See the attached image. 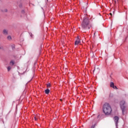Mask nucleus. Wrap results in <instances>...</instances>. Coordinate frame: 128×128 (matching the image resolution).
Masks as SVG:
<instances>
[{
    "label": "nucleus",
    "mask_w": 128,
    "mask_h": 128,
    "mask_svg": "<svg viewBox=\"0 0 128 128\" xmlns=\"http://www.w3.org/2000/svg\"><path fill=\"white\" fill-rule=\"evenodd\" d=\"M112 107L108 103H105L103 106V112L106 116L112 114Z\"/></svg>",
    "instance_id": "obj_1"
},
{
    "label": "nucleus",
    "mask_w": 128,
    "mask_h": 128,
    "mask_svg": "<svg viewBox=\"0 0 128 128\" xmlns=\"http://www.w3.org/2000/svg\"><path fill=\"white\" fill-rule=\"evenodd\" d=\"M90 24V20H88V18L86 17H84L83 18V21L82 24V28L84 30H90V26L88 24Z\"/></svg>",
    "instance_id": "obj_2"
},
{
    "label": "nucleus",
    "mask_w": 128,
    "mask_h": 128,
    "mask_svg": "<svg viewBox=\"0 0 128 128\" xmlns=\"http://www.w3.org/2000/svg\"><path fill=\"white\" fill-rule=\"evenodd\" d=\"M126 104V101L122 100L120 102V108L122 110V114H124V110H126V106L124 104Z\"/></svg>",
    "instance_id": "obj_3"
},
{
    "label": "nucleus",
    "mask_w": 128,
    "mask_h": 128,
    "mask_svg": "<svg viewBox=\"0 0 128 128\" xmlns=\"http://www.w3.org/2000/svg\"><path fill=\"white\" fill-rule=\"evenodd\" d=\"M2 34L4 36H8V30L6 29H4L2 30Z\"/></svg>",
    "instance_id": "obj_4"
},
{
    "label": "nucleus",
    "mask_w": 128,
    "mask_h": 128,
    "mask_svg": "<svg viewBox=\"0 0 128 128\" xmlns=\"http://www.w3.org/2000/svg\"><path fill=\"white\" fill-rule=\"evenodd\" d=\"M110 88H116L117 89L118 88L116 87V86H114V82H111L110 84Z\"/></svg>",
    "instance_id": "obj_5"
},
{
    "label": "nucleus",
    "mask_w": 128,
    "mask_h": 128,
    "mask_svg": "<svg viewBox=\"0 0 128 128\" xmlns=\"http://www.w3.org/2000/svg\"><path fill=\"white\" fill-rule=\"evenodd\" d=\"M114 122H116V126H117L118 122V116H115L114 118Z\"/></svg>",
    "instance_id": "obj_6"
},
{
    "label": "nucleus",
    "mask_w": 128,
    "mask_h": 128,
    "mask_svg": "<svg viewBox=\"0 0 128 128\" xmlns=\"http://www.w3.org/2000/svg\"><path fill=\"white\" fill-rule=\"evenodd\" d=\"M80 42V40H76L75 42V45L78 46V44Z\"/></svg>",
    "instance_id": "obj_7"
},
{
    "label": "nucleus",
    "mask_w": 128,
    "mask_h": 128,
    "mask_svg": "<svg viewBox=\"0 0 128 128\" xmlns=\"http://www.w3.org/2000/svg\"><path fill=\"white\" fill-rule=\"evenodd\" d=\"M45 94H50V90L46 89L45 90Z\"/></svg>",
    "instance_id": "obj_8"
},
{
    "label": "nucleus",
    "mask_w": 128,
    "mask_h": 128,
    "mask_svg": "<svg viewBox=\"0 0 128 128\" xmlns=\"http://www.w3.org/2000/svg\"><path fill=\"white\" fill-rule=\"evenodd\" d=\"M7 40H12V36H8Z\"/></svg>",
    "instance_id": "obj_9"
},
{
    "label": "nucleus",
    "mask_w": 128,
    "mask_h": 128,
    "mask_svg": "<svg viewBox=\"0 0 128 128\" xmlns=\"http://www.w3.org/2000/svg\"><path fill=\"white\" fill-rule=\"evenodd\" d=\"M50 84L48 83V84H46V86L47 88H50Z\"/></svg>",
    "instance_id": "obj_10"
},
{
    "label": "nucleus",
    "mask_w": 128,
    "mask_h": 128,
    "mask_svg": "<svg viewBox=\"0 0 128 128\" xmlns=\"http://www.w3.org/2000/svg\"><path fill=\"white\" fill-rule=\"evenodd\" d=\"M10 64L11 66H14V61H11V62H10Z\"/></svg>",
    "instance_id": "obj_11"
},
{
    "label": "nucleus",
    "mask_w": 128,
    "mask_h": 128,
    "mask_svg": "<svg viewBox=\"0 0 128 128\" xmlns=\"http://www.w3.org/2000/svg\"><path fill=\"white\" fill-rule=\"evenodd\" d=\"M11 68H11L10 66H8V72H10V70Z\"/></svg>",
    "instance_id": "obj_12"
},
{
    "label": "nucleus",
    "mask_w": 128,
    "mask_h": 128,
    "mask_svg": "<svg viewBox=\"0 0 128 128\" xmlns=\"http://www.w3.org/2000/svg\"><path fill=\"white\" fill-rule=\"evenodd\" d=\"M34 120H38V118L34 117Z\"/></svg>",
    "instance_id": "obj_13"
},
{
    "label": "nucleus",
    "mask_w": 128,
    "mask_h": 128,
    "mask_svg": "<svg viewBox=\"0 0 128 128\" xmlns=\"http://www.w3.org/2000/svg\"><path fill=\"white\" fill-rule=\"evenodd\" d=\"M77 40H80V37L78 36H77Z\"/></svg>",
    "instance_id": "obj_14"
},
{
    "label": "nucleus",
    "mask_w": 128,
    "mask_h": 128,
    "mask_svg": "<svg viewBox=\"0 0 128 128\" xmlns=\"http://www.w3.org/2000/svg\"><path fill=\"white\" fill-rule=\"evenodd\" d=\"M91 128H94V126H92Z\"/></svg>",
    "instance_id": "obj_15"
},
{
    "label": "nucleus",
    "mask_w": 128,
    "mask_h": 128,
    "mask_svg": "<svg viewBox=\"0 0 128 128\" xmlns=\"http://www.w3.org/2000/svg\"><path fill=\"white\" fill-rule=\"evenodd\" d=\"M110 16H112V13L110 14Z\"/></svg>",
    "instance_id": "obj_16"
},
{
    "label": "nucleus",
    "mask_w": 128,
    "mask_h": 128,
    "mask_svg": "<svg viewBox=\"0 0 128 128\" xmlns=\"http://www.w3.org/2000/svg\"><path fill=\"white\" fill-rule=\"evenodd\" d=\"M112 96V94H110L109 96L110 98V96Z\"/></svg>",
    "instance_id": "obj_17"
},
{
    "label": "nucleus",
    "mask_w": 128,
    "mask_h": 128,
    "mask_svg": "<svg viewBox=\"0 0 128 128\" xmlns=\"http://www.w3.org/2000/svg\"><path fill=\"white\" fill-rule=\"evenodd\" d=\"M60 100L62 102V100L60 99Z\"/></svg>",
    "instance_id": "obj_18"
},
{
    "label": "nucleus",
    "mask_w": 128,
    "mask_h": 128,
    "mask_svg": "<svg viewBox=\"0 0 128 128\" xmlns=\"http://www.w3.org/2000/svg\"><path fill=\"white\" fill-rule=\"evenodd\" d=\"M96 32L94 33V35L96 34Z\"/></svg>",
    "instance_id": "obj_19"
},
{
    "label": "nucleus",
    "mask_w": 128,
    "mask_h": 128,
    "mask_svg": "<svg viewBox=\"0 0 128 128\" xmlns=\"http://www.w3.org/2000/svg\"><path fill=\"white\" fill-rule=\"evenodd\" d=\"M6 12H8V10H6Z\"/></svg>",
    "instance_id": "obj_20"
},
{
    "label": "nucleus",
    "mask_w": 128,
    "mask_h": 128,
    "mask_svg": "<svg viewBox=\"0 0 128 128\" xmlns=\"http://www.w3.org/2000/svg\"><path fill=\"white\" fill-rule=\"evenodd\" d=\"M0 48H2L0 47Z\"/></svg>",
    "instance_id": "obj_21"
}]
</instances>
